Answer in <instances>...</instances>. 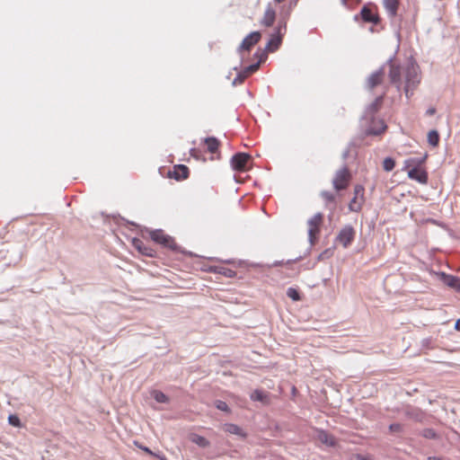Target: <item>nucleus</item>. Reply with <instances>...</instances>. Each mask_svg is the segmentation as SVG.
I'll return each mask as SVG.
<instances>
[{
  "label": "nucleus",
  "mask_w": 460,
  "mask_h": 460,
  "mask_svg": "<svg viewBox=\"0 0 460 460\" xmlns=\"http://www.w3.org/2000/svg\"><path fill=\"white\" fill-rule=\"evenodd\" d=\"M387 65L389 66L388 75L390 83L396 87L399 93L403 86V92L409 99L420 83L419 67L415 65H411L402 68L394 59H390Z\"/></svg>",
  "instance_id": "obj_1"
},
{
  "label": "nucleus",
  "mask_w": 460,
  "mask_h": 460,
  "mask_svg": "<svg viewBox=\"0 0 460 460\" xmlns=\"http://www.w3.org/2000/svg\"><path fill=\"white\" fill-rule=\"evenodd\" d=\"M360 126L364 128V133L367 136H377L382 134L386 125L380 117H361Z\"/></svg>",
  "instance_id": "obj_2"
},
{
  "label": "nucleus",
  "mask_w": 460,
  "mask_h": 460,
  "mask_svg": "<svg viewBox=\"0 0 460 460\" xmlns=\"http://www.w3.org/2000/svg\"><path fill=\"white\" fill-rule=\"evenodd\" d=\"M427 154L423 157L420 158H411L406 161L408 166L412 165L413 167L408 171V177L411 180H415L420 183H427L428 181V173L419 169V165L425 162L427 158Z\"/></svg>",
  "instance_id": "obj_3"
},
{
  "label": "nucleus",
  "mask_w": 460,
  "mask_h": 460,
  "mask_svg": "<svg viewBox=\"0 0 460 460\" xmlns=\"http://www.w3.org/2000/svg\"><path fill=\"white\" fill-rule=\"evenodd\" d=\"M287 31V22L285 19L279 20L278 26L271 34L270 39L266 46L269 52L276 51L282 43V39Z\"/></svg>",
  "instance_id": "obj_4"
},
{
  "label": "nucleus",
  "mask_w": 460,
  "mask_h": 460,
  "mask_svg": "<svg viewBox=\"0 0 460 460\" xmlns=\"http://www.w3.org/2000/svg\"><path fill=\"white\" fill-rule=\"evenodd\" d=\"M151 239L165 248H168L173 252L179 251V246L175 243L174 239L166 234L162 229L152 230L149 233Z\"/></svg>",
  "instance_id": "obj_5"
},
{
  "label": "nucleus",
  "mask_w": 460,
  "mask_h": 460,
  "mask_svg": "<svg viewBox=\"0 0 460 460\" xmlns=\"http://www.w3.org/2000/svg\"><path fill=\"white\" fill-rule=\"evenodd\" d=\"M350 179L351 174L348 167L345 165L336 172L332 180L333 188L338 191L347 189Z\"/></svg>",
  "instance_id": "obj_6"
},
{
  "label": "nucleus",
  "mask_w": 460,
  "mask_h": 460,
  "mask_svg": "<svg viewBox=\"0 0 460 460\" xmlns=\"http://www.w3.org/2000/svg\"><path fill=\"white\" fill-rule=\"evenodd\" d=\"M356 236V231L350 225H345L336 236V242L340 243L343 248H348Z\"/></svg>",
  "instance_id": "obj_7"
},
{
  "label": "nucleus",
  "mask_w": 460,
  "mask_h": 460,
  "mask_svg": "<svg viewBox=\"0 0 460 460\" xmlns=\"http://www.w3.org/2000/svg\"><path fill=\"white\" fill-rule=\"evenodd\" d=\"M323 215L321 212L316 213L308 219V239L311 244L314 243L316 235L320 233V226L323 223Z\"/></svg>",
  "instance_id": "obj_8"
},
{
  "label": "nucleus",
  "mask_w": 460,
  "mask_h": 460,
  "mask_svg": "<svg viewBox=\"0 0 460 460\" xmlns=\"http://www.w3.org/2000/svg\"><path fill=\"white\" fill-rule=\"evenodd\" d=\"M385 80V69L383 67L373 72L366 81V88L369 92H373L376 87L381 85Z\"/></svg>",
  "instance_id": "obj_9"
},
{
  "label": "nucleus",
  "mask_w": 460,
  "mask_h": 460,
  "mask_svg": "<svg viewBox=\"0 0 460 460\" xmlns=\"http://www.w3.org/2000/svg\"><path fill=\"white\" fill-rule=\"evenodd\" d=\"M250 159L251 155L246 153H236L232 156L230 164L233 170L243 172L246 170V165Z\"/></svg>",
  "instance_id": "obj_10"
},
{
  "label": "nucleus",
  "mask_w": 460,
  "mask_h": 460,
  "mask_svg": "<svg viewBox=\"0 0 460 460\" xmlns=\"http://www.w3.org/2000/svg\"><path fill=\"white\" fill-rule=\"evenodd\" d=\"M261 38V34L259 31H252L247 35L242 41L239 50L250 51L251 49L256 45Z\"/></svg>",
  "instance_id": "obj_11"
},
{
  "label": "nucleus",
  "mask_w": 460,
  "mask_h": 460,
  "mask_svg": "<svg viewBox=\"0 0 460 460\" xmlns=\"http://www.w3.org/2000/svg\"><path fill=\"white\" fill-rule=\"evenodd\" d=\"M361 18L364 22L377 24L380 21L378 13L370 6L365 5L360 12Z\"/></svg>",
  "instance_id": "obj_12"
},
{
  "label": "nucleus",
  "mask_w": 460,
  "mask_h": 460,
  "mask_svg": "<svg viewBox=\"0 0 460 460\" xmlns=\"http://www.w3.org/2000/svg\"><path fill=\"white\" fill-rule=\"evenodd\" d=\"M275 20L276 11L270 4H269L267 5L263 16L261 20V24L265 27H270L273 25Z\"/></svg>",
  "instance_id": "obj_13"
},
{
  "label": "nucleus",
  "mask_w": 460,
  "mask_h": 460,
  "mask_svg": "<svg viewBox=\"0 0 460 460\" xmlns=\"http://www.w3.org/2000/svg\"><path fill=\"white\" fill-rule=\"evenodd\" d=\"M403 414L407 419L412 420L414 421H422L424 418L423 411L420 409L413 406H407L403 410Z\"/></svg>",
  "instance_id": "obj_14"
},
{
  "label": "nucleus",
  "mask_w": 460,
  "mask_h": 460,
  "mask_svg": "<svg viewBox=\"0 0 460 460\" xmlns=\"http://www.w3.org/2000/svg\"><path fill=\"white\" fill-rule=\"evenodd\" d=\"M441 279L447 286L460 291V278L442 272Z\"/></svg>",
  "instance_id": "obj_15"
},
{
  "label": "nucleus",
  "mask_w": 460,
  "mask_h": 460,
  "mask_svg": "<svg viewBox=\"0 0 460 460\" xmlns=\"http://www.w3.org/2000/svg\"><path fill=\"white\" fill-rule=\"evenodd\" d=\"M383 5L390 17H395L400 6V0H383Z\"/></svg>",
  "instance_id": "obj_16"
},
{
  "label": "nucleus",
  "mask_w": 460,
  "mask_h": 460,
  "mask_svg": "<svg viewBox=\"0 0 460 460\" xmlns=\"http://www.w3.org/2000/svg\"><path fill=\"white\" fill-rule=\"evenodd\" d=\"M202 143H204L208 152H209L210 154L217 153L220 146L219 140L215 137H205L202 139Z\"/></svg>",
  "instance_id": "obj_17"
},
{
  "label": "nucleus",
  "mask_w": 460,
  "mask_h": 460,
  "mask_svg": "<svg viewBox=\"0 0 460 460\" xmlns=\"http://www.w3.org/2000/svg\"><path fill=\"white\" fill-rule=\"evenodd\" d=\"M317 439L324 444V445H327L329 447H334L336 445V439L335 438L329 434L327 431L325 430H319L318 433H317Z\"/></svg>",
  "instance_id": "obj_18"
},
{
  "label": "nucleus",
  "mask_w": 460,
  "mask_h": 460,
  "mask_svg": "<svg viewBox=\"0 0 460 460\" xmlns=\"http://www.w3.org/2000/svg\"><path fill=\"white\" fill-rule=\"evenodd\" d=\"M224 429L227 433L236 435L243 438H246V433L236 424L226 423L224 426Z\"/></svg>",
  "instance_id": "obj_19"
},
{
  "label": "nucleus",
  "mask_w": 460,
  "mask_h": 460,
  "mask_svg": "<svg viewBox=\"0 0 460 460\" xmlns=\"http://www.w3.org/2000/svg\"><path fill=\"white\" fill-rule=\"evenodd\" d=\"M189 176V168L184 164H179L174 167L173 178L175 180L187 179Z\"/></svg>",
  "instance_id": "obj_20"
},
{
  "label": "nucleus",
  "mask_w": 460,
  "mask_h": 460,
  "mask_svg": "<svg viewBox=\"0 0 460 460\" xmlns=\"http://www.w3.org/2000/svg\"><path fill=\"white\" fill-rule=\"evenodd\" d=\"M134 244L136 248L144 255L148 257L154 256V250L150 247H147L140 240H134Z\"/></svg>",
  "instance_id": "obj_21"
},
{
  "label": "nucleus",
  "mask_w": 460,
  "mask_h": 460,
  "mask_svg": "<svg viewBox=\"0 0 460 460\" xmlns=\"http://www.w3.org/2000/svg\"><path fill=\"white\" fill-rule=\"evenodd\" d=\"M209 270L211 272L221 274L226 278H234L236 275L234 270L225 267H210Z\"/></svg>",
  "instance_id": "obj_22"
},
{
  "label": "nucleus",
  "mask_w": 460,
  "mask_h": 460,
  "mask_svg": "<svg viewBox=\"0 0 460 460\" xmlns=\"http://www.w3.org/2000/svg\"><path fill=\"white\" fill-rule=\"evenodd\" d=\"M190 441L202 448H206L210 445V442L206 438L198 434H191Z\"/></svg>",
  "instance_id": "obj_23"
},
{
  "label": "nucleus",
  "mask_w": 460,
  "mask_h": 460,
  "mask_svg": "<svg viewBox=\"0 0 460 460\" xmlns=\"http://www.w3.org/2000/svg\"><path fill=\"white\" fill-rule=\"evenodd\" d=\"M364 199L353 197L349 203V209L352 212H359L362 208Z\"/></svg>",
  "instance_id": "obj_24"
},
{
  "label": "nucleus",
  "mask_w": 460,
  "mask_h": 460,
  "mask_svg": "<svg viewBox=\"0 0 460 460\" xmlns=\"http://www.w3.org/2000/svg\"><path fill=\"white\" fill-rule=\"evenodd\" d=\"M251 399L252 401H258V402H268V394L266 393H264L263 391L261 390H254L252 394H251Z\"/></svg>",
  "instance_id": "obj_25"
},
{
  "label": "nucleus",
  "mask_w": 460,
  "mask_h": 460,
  "mask_svg": "<svg viewBox=\"0 0 460 460\" xmlns=\"http://www.w3.org/2000/svg\"><path fill=\"white\" fill-rule=\"evenodd\" d=\"M428 143L435 147L439 143V134L436 129H432L428 133Z\"/></svg>",
  "instance_id": "obj_26"
},
{
  "label": "nucleus",
  "mask_w": 460,
  "mask_h": 460,
  "mask_svg": "<svg viewBox=\"0 0 460 460\" xmlns=\"http://www.w3.org/2000/svg\"><path fill=\"white\" fill-rule=\"evenodd\" d=\"M151 395L157 402L167 403L169 402V397L161 391L154 390Z\"/></svg>",
  "instance_id": "obj_27"
},
{
  "label": "nucleus",
  "mask_w": 460,
  "mask_h": 460,
  "mask_svg": "<svg viewBox=\"0 0 460 460\" xmlns=\"http://www.w3.org/2000/svg\"><path fill=\"white\" fill-rule=\"evenodd\" d=\"M259 66H260L259 63L249 66L243 71L244 75H243V78L240 80V83H243L250 75H252V73L256 72L258 70V68H259Z\"/></svg>",
  "instance_id": "obj_28"
},
{
  "label": "nucleus",
  "mask_w": 460,
  "mask_h": 460,
  "mask_svg": "<svg viewBox=\"0 0 460 460\" xmlns=\"http://www.w3.org/2000/svg\"><path fill=\"white\" fill-rule=\"evenodd\" d=\"M395 166V162L391 157L385 158L383 162V168L385 172H391Z\"/></svg>",
  "instance_id": "obj_29"
},
{
  "label": "nucleus",
  "mask_w": 460,
  "mask_h": 460,
  "mask_svg": "<svg viewBox=\"0 0 460 460\" xmlns=\"http://www.w3.org/2000/svg\"><path fill=\"white\" fill-rule=\"evenodd\" d=\"M287 296L293 301H299L301 299L298 290L294 288H288L287 289Z\"/></svg>",
  "instance_id": "obj_30"
},
{
  "label": "nucleus",
  "mask_w": 460,
  "mask_h": 460,
  "mask_svg": "<svg viewBox=\"0 0 460 460\" xmlns=\"http://www.w3.org/2000/svg\"><path fill=\"white\" fill-rule=\"evenodd\" d=\"M190 155L196 160H201L203 162L206 161V158L202 153V151L199 148H191L190 150Z\"/></svg>",
  "instance_id": "obj_31"
},
{
  "label": "nucleus",
  "mask_w": 460,
  "mask_h": 460,
  "mask_svg": "<svg viewBox=\"0 0 460 460\" xmlns=\"http://www.w3.org/2000/svg\"><path fill=\"white\" fill-rule=\"evenodd\" d=\"M382 102H383V95L376 97V100L374 101V102L370 105V111L376 112L379 110V108L381 107Z\"/></svg>",
  "instance_id": "obj_32"
},
{
  "label": "nucleus",
  "mask_w": 460,
  "mask_h": 460,
  "mask_svg": "<svg viewBox=\"0 0 460 460\" xmlns=\"http://www.w3.org/2000/svg\"><path fill=\"white\" fill-rule=\"evenodd\" d=\"M215 406L217 407V409H218L219 411H225V412H230V408L229 406L227 405V403L224 401H221V400H217L215 402Z\"/></svg>",
  "instance_id": "obj_33"
},
{
  "label": "nucleus",
  "mask_w": 460,
  "mask_h": 460,
  "mask_svg": "<svg viewBox=\"0 0 460 460\" xmlns=\"http://www.w3.org/2000/svg\"><path fill=\"white\" fill-rule=\"evenodd\" d=\"M321 196H322V198L324 199V200L327 203H333V202H335V196H334L333 193H332L330 191L323 190V191L321 192Z\"/></svg>",
  "instance_id": "obj_34"
},
{
  "label": "nucleus",
  "mask_w": 460,
  "mask_h": 460,
  "mask_svg": "<svg viewBox=\"0 0 460 460\" xmlns=\"http://www.w3.org/2000/svg\"><path fill=\"white\" fill-rule=\"evenodd\" d=\"M8 422L10 425L13 426V427H21L22 426V422L19 419V417L15 414H11L9 415L8 417Z\"/></svg>",
  "instance_id": "obj_35"
},
{
  "label": "nucleus",
  "mask_w": 460,
  "mask_h": 460,
  "mask_svg": "<svg viewBox=\"0 0 460 460\" xmlns=\"http://www.w3.org/2000/svg\"><path fill=\"white\" fill-rule=\"evenodd\" d=\"M364 187L360 184H357L354 187V197L359 198L360 199H364Z\"/></svg>",
  "instance_id": "obj_36"
},
{
  "label": "nucleus",
  "mask_w": 460,
  "mask_h": 460,
  "mask_svg": "<svg viewBox=\"0 0 460 460\" xmlns=\"http://www.w3.org/2000/svg\"><path fill=\"white\" fill-rule=\"evenodd\" d=\"M422 436L426 438L434 439L437 438V433L433 429H425L422 431Z\"/></svg>",
  "instance_id": "obj_37"
},
{
  "label": "nucleus",
  "mask_w": 460,
  "mask_h": 460,
  "mask_svg": "<svg viewBox=\"0 0 460 460\" xmlns=\"http://www.w3.org/2000/svg\"><path fill=\"white\" fill-rule=\"evenodd\" d=\"M402 429H403V427L400 423H392L389 425V430L392 433H400L402 431Z\"/></svg>",
  "instance_id": "obj_38"
},
{
  "label": "nucleus",
  "mask_w": 460,
  "mask_h": 460,
  "mask_svg": "<svg viewBox=\"0 0 460 460\" xmlns=\"http://www.w3.org/2000/svg\"><path fill=\"white\" fill-rule=\"evenodd\" d=\"M243 75H244V72H243L240 75H238V76L236 78H234L233 84H241L240 80L243 78Z\"/></svg>",
  "instance_id": "obj_39"
},
{
  "label": "nucleus",
  "mask_w": 460,
  "mask_h": 460,
  "mask_svg": "<svg viewBox=\"0 0 460 460\" xmlns=\"http://www.w3.org/2000/svg\"><path fill=\"white\" fill-rule=\"evenodd\" d=\"M349 152H350L349 147H348V148L343 152V154H342V158H343V159H347V157H348V156H349Z\"/></svg>",
  "instance_id": "obj_40"
},
{
  "label": "nucleus",
  "mask_w": 460,
  "mask_h": 460,
  "mask_svg": "<svg viewBox=\"0 0 460 460\" xmlns=\"http://www.w3.org/2000/svg\"><path fill=\"white\" fill-rule=\"evenodd\" d=\"M143 451L150 454V455H155L148 447H139Z\"/></svg>",
  "instance_id": "obj_41"
},
{
  "label": "nucleus",
  "mask_w": 460,
  "mask_h": 460,
  "mask_svg": "<svg viewBox=\"0 0 460 460\" xmlns=\"http://www.w3.org/2000/svg\"><path fill=\"white\" fill-rule=\"evenodd\" d=\"M455 329L460 331V319L456 322Z\"/></svg>",
  "instance_id": "obj_42"
},
{
  "label": "nucleus",
  "mask_w": 460,
  "mask_h": 460,
  "mask_svg": "<svg viewBox=\"0 0 460 460\" xmlns=\"http://www.w3.org/2000/svg\"><path fill=\"white\" fill-rule=\"evenodd\" d=\"M427 460H441L439 457H436V456H429L428 457Z\"/></svg>",
  "instance_id": "obj_43"
},
{
  "label": "nucleus",
  "mask_w": 460,
  "mask_h": 460,
  "mask_svg": "<svg viewBox=\"0 0 460 460\" xmlns=\"http://www.w3.org/2000/svg\"><path fill=\"white\" fill-rule=\"evenodd\" d=\"M160 460H166L165 456H159V455H155Z\"/></svg>",
  "instance_id": "obj_44"
},
{
  "label": "nucleus",
  "mask_w": 460,
  "mask_h": 460,
  "mask_svg": "<svg viewBox=\"0 0 460 460\" xmlns=\"http://www.w3.org/2000/svg\"><path fill=\"white\" fill-rule=\"evenodd\" d=\"M344 5H348L349 0H341Z\"/></svg>",
  "instance_id": "obj_45"
},
{
  "label": "nucleus",
  "mask_w": 460,
  "mask_h": 460,
  "mask_svg": "<svg viewBox=\"0 0 460 460\" xmlns=\"http://www.w3.org/2000/svg\"><path fill=\"white\" fill-rule=\"evenodd\" d=\"M434 112H435V110H434V109H430V110H429V111H428V113H429V114H432V113H434Z\"/></svg>",
  "instance_id": "obj_46"
},
{
  "label": "nucleus",
  "mask_w": 460,
  "mask_h": 460,
  "mask_svg": "<svg viewBox=\"0 0 460 460\" xmlns=\"http://www.w3.org/2000/svg\"><path fill=\"white\" fill-rule=\"evenodd\" d=\"M274 1L279 4V3L284 2L285 0H274Z\"/></svg>",
  "instance_id": "obj_47"
}]
</instances>
